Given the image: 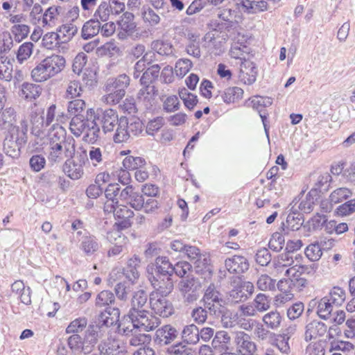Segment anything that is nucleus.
<instances>
[{
    "label": "nucleus",
    "instance_id": "f257e3e1",
    "mask_svg": "<svg viewBox=\"0 0 355 355\" xmlns=\"http://www.w3.org/2000/svg\"><path fill=\"white\" fill-rule=\"evenodd\" d=\"M160 67L159 64H153L148 67L140 78V83L142 86L137 94V104L143 106L144 109H150L155 101V96L157 91L155 86L152 85L153 81L159 76Z\"/></svg>",
    "mask_w": 355,
    "mask_h": 355
},
{
    "label": "nucleus",
    "instance_id": "f03ea898",
    "mask_svg": "<svg viewBox=\"0 0 355 355\" xmlns=\"http://www.w3.org/2000/svg\"><path fill=\"white\" fill-rule=\"evenodd\" d=\"M5 137L3 143V151L9 157L18 158L21 148L27 142L26 129L14 125L10 121L4 122Z\"/></svg>",
    "mask_w": 355,
    "mask_h": 355
},
{
    "label": "nucleus",
    "instance_id": "7ed1b4c3",
    "mask_svg": "<svg viewBox=\"0 0 355 355\" xmlns=\"http://www.w3.org/2000/svg\"><path fill=\"white\" fill-rule=\"evenodd\" d=\"M160 324L158 318L152 315L146 309H138L135 306V335L141 331L148 332L155 329Z\"/></svg>",
    "mask_w": 355,
    "mask_h": 355
},
{
    "label": "nucleus",
    "instance_id": "20e7f679",
    "mask_svg": "<svg viewBox=\"0 0 355 355\" xmlns=\"http://www.w3.org/2000/svg\"><path fill=\"white\" fill-rule=\"evenodd\" d=\"M87 112V114H89V112L94 114L95 119L101 125L105 134L112 132L120 121L117 112L111 108L105 110L100 108L97 109L96 112L89 109Z\"/></svg>",
    "mask_w": 355,
    "mask_h": 355
},
{
    "label": "nucleus",
    "instance_id": "39448f33",
    "mask_svg": "<svg viewBox=\"0 0 355 355\" xmlns=\"http://www.w3.org/2000/svg\"><path fill=\"white\" fill-rule=\"evenodd\" d=\"M58 143L64 145L68 155L75 153V139L71 136L67 137L66 130L60 125L55 123L52 125L49 132V144Z\"/></svg>",
    "mask_w": 355,
    "mask_h": 355
},
{
    "label": "nucleus",
    "instance_id": "423d86ee",
    "mask_svg": "<svg viewBox=\"0 0 355 355\" xmlns=\"http://www.w3.org/2000/svg\"><path fill=\"white\" fill-rule=\"evenodd\" d=\"M179 289L184 302L192 303L200 297L201 283L198 279L187 277L180 282Z\"/></svg>",
    "mask_w": 355,
    "mask_h": 355
},
{
    "label": "nucleus",
    "instance_id": "0eeeda50",
    "mask_svg": "<svg viewBox=\"0 0 355 355\" xmlns=\"http://www.w3.org/2000/svg\"><path fill=\"white\" fill-rule=\"evenodd\" d=\"M220 294L217 291L214 284H209L206 288L203 296L204 305L206 309L209 311L210 314L218 316L221 313L220 302L222 299L220 297Z\"/></svg>",
    "mask_w": 355,
    "mask_h": 355
},
{
    "label": "nucleus",
    "instance_id": "6e6552de",
    "mask_svg": "<svg viewBox=\"0 0 355 355\" xmlns=\"http://www.w3.org/2000/svg\"><path fill=\"white\" fill-rule=\"evenodd\" d=\"M167 295H158L157 293H150L149 295V304L155 313L163 318H167L171 315L173 312L172 304L166 300Z\"/></svg>",
    "mask_w": 355,
    "mask_h": 355
},
{
    "label": "nucleus",
    "instance_id": "1a4fd4ad",
    "mask_svg": "<svg viewBox=\"0 0 355 355\" xmlns=\"http://www.w3.org/2000/svg\"><path fill=\"white\" fill-rule=\"evenodd\" d=\"M234 343L239 355H254L257 352V345L251 336L244 331L236 333Z\"/></svg>",
    "mask_w": 355,
    "mask_h": 355
},
{
    "label": "nucleus",
    "instance_id": "9d476101",
    "mask_svg": "<svg viewBox=\"0 0 355 355\" xmlns=\"http://www.w3.org/2000/svg\"><path fill=\"white\" fill-rule=\"evenodd\" d=\"M103 327L98 324H89L85 331L83 340V352H91L98 340L103 336Z\"/></svg>",
    "mask_w": 355,
    "mask_h": 355
},
{
    "label": "nucleus",
    "instance_id": "9b49d317",
    "mask_svg": "<svg viewBox=\"0 0 355 355\" xmlns=\"http://www.w3.org/2000/svg\"><path fill=\"white\" fill-rule=\"evenodd\" d=\"M254 286L250 282H239L229 292V300L232 303L246 301L254 293Z\"/></svg>",
    "mask_w": 355,
    "mask_h": 355
},
{
    "label": "nucleus",
    "instance_id": "f8f14e48",
    "mask_svg": "<svg viewBox=\"0 0 355 355\" xmlns=\"http://www.w3.org/2000/svg\"><path fill=\"white\" fill-rule=\"evenodd\" d=\"M226 269L232 274L241 275L248 270L250 263L246 257L242 255H234L225 261Z\"/></svg>",
    "mask_w": 355,
    "mask_h": 355
},
{
    "label": "nucleus",
    "instance_id": "ddd939ff",
    "mask_svg": "<svg viewBox=\"0 0 355 355\" xmlns=\"http://www.w3.org/2000/svg\"><path fill=\"white\" fill-rule=\"evenodd\" d=\"M257 75V69L255 64L249 60L244 59L240 65L239 76L240 80L250 85L256 81Z\"/></svg>",
    "mask_w": 355,
    "mask_h": 355
},
{
    "label": "nucleus",
    "instance_id": "4468645a",
    "mask_svg": "<svg viewBox=\"0 0 355 355\" xmlns=\"http://www.w3.org/2000/svg\"><path fill=\"white\" fill-rule=\"evenodd\" d=\"M237 5L239 9L248 14H256L272 8L266 0H241Z\"/></svg>",
    "mask_w": 355,
    "mask_h": 355
},
{
    "label": "nucleus",
    "instance_id": "2eb2a0df",
    "mask_svg": "<svg viewBox=\"0 0 355 355\" xmlns=\"http://www.w3.org/2000/svg\"><path fill=\"white\" fill-rule=\"evenodd\" d=\"M79 242L80 249L88 257L98 252L101 246L97 238L89 233L83 234L79 239Z\"/></svg>",
    "mask_w": 355,
    "mask_h": 355
},
{
    "label": "nucleus",
    "instance_id": "dca6fc26",
    "mask_svg": "<svg viewBox=\"0 0 355 355\" xmlns=\"http://www.w3.org/2000/svg\"><path fill=\"white\" fill-rule=\"evenodd\" d=\"M178 335L176 329L166 324L158 329L155 332V342L160 345H166L172 343Z\"/></svg>",
    "mask_w": 355,
    "mask_h": 355
},
{
    "label": "nucleus",
    "instance_id": "f3484780",
    "mask_svg": "<svg viewBox=\"0 0 355 355\" xmlns=\"http://www.w3.org/2000/svg\"><path fill=\"white\" fill-rule=\"evenodd\" d=\"M152 285L155 289L151 293H157L162 295H169L173 289V282L171 277L153 276Z\"/></svg>",
    "mask_w": 355,
    "mask_h": 355
},
{
    "label": "nucleus",
    "instance_id": "a211bd4d",
    "mask_svg": "<svg viewBox=\"0 0 355 355\" xmlns=\"http://www.w3.org/2000/svg\"><path fill=\"white\" fill-rule=\"evenodd\" d=\"M151 336L146 333L135 334V355H155L154 351L148 346Z\"/></svg>",
    "mask_w": 355,
    "mask_h": 355
},
{
    "label": "nucleus",
    "instance_id": "6ab92c4d",
    "mask_svg": "<svg viewBox=\"0 0 355 355\" xmlns=\"http://www.w3.org/2000/svg\"><path fill=\"white\" fill-rule=\"evenodd\" d=\"M327 331V325L318 320H313L306 326L305 340L306 341L323 336Z\"/></svg>",
    "mask_w": 355,
    "mask_h": 355
},
{
    "label": "nucleus",
    "instance_id": "aec40b11",
    "mask_svg": "<svg viewBox=\"0 0 355 355\" xmlns=\"http://www.w3.org/2000/svg\"><path fill=\"white\" fill-rule=\"evenodd\" d=\"M64 145L55 144H49L48 151V159L52 163H60L64 158H72L74 155H68L66 153V148H64Z\"/></svg>",
    "mask_w": 355,
    "mask_h": 355
},
{
    "label": "nucleus",
    "instance_id": "412c9836",
    "mask_svg": "<svg viewBox=\"0 0 355 355\" xmlns=\"http://www.w3.org/2000/svg\"><path fill=\"white\" fill-rule=\"evenodd\" d=\"M206 254H201L191 263L196 273L203 276L205 279H210L212 275L211 266Z\"/></svg>",
    "mask_w": 355,
    "mask_h": 355
},
{
    "label": "nucleus",
    "instance_id": "4be33fe9",
    "mask_svg": "<svg viewBox=\"0 0 355 355\" xmlns=\"http://www.w3.org/2000/svg\"><path fill=\"white\" fill-rule=\"evenodd\" d=\"M120 312L119 309L107 306L98 316V323L101 326L110 327L119 322Z\"/></svg>",
    "mask_w": 355,
    "mask_h": 355
},
{
    "label": "nucleus",
    "instance_id": "5701e85b",
    "mask_svg": "<svg viewBox=\"0 0 355 355\" xmlns=\"http://www.w3.org/2000/svg\"><path fill=\"white\" fill-rule=\"evenodd\" d=\"M55 110L56 106L53 104L48 107L46 118L43 116L37 115L33 117L32 123L33 128L35 130L38 129L37 132H40L42 128L49 126L53 121L55 115Z\"/></svg>",
    "mask_w": 355,
    "mask_h": 355
},
{
    "label": "nucleus",
    "instance_id": "b1692460",
    "mask_svg": "<svg viewBox=\"0 0 355 355\" xmlns=\"http://www.w3.org/2000/svg\"><path fill=\"white\" fill-rule=\"evenodd\" d=\"M128 123L126 116H121L120 118V121L116 125V132L113 137L115 143L125 142L130 138V132L133 131V130L128 125Z\"/></svg>",
    "mask_w": 355,
    "mask_h": 355
},
{
    "label": "nucleus",
    "instance_id": "393cba45",
    "mask_svg": "<svg viewBox=\"0 0 355 355\" xmlns=\"http://www.w3.org/2000/svg\"><path fill=\"white\" fill-rule=\"evenodd\" d=\"M119 25L121 28L119 33V39L125 40L128 36H132L133 35V14L129 12L123 13L119 21Z\"/></svg>",
    "mask_w": 355,
    "mask_h": 355
},
{
    "label": "nucleus",
    "instance_id": "a878e982",
    "mask_svg": "<svg viewBox=\"0 0 355 355\" xmlns=\"http://www.w3.org/2000/svg\"><path fill=\"white\" fill-rule=\"evenodd\" d=\"M101 354L120 355L123 352L120 347V341L113 338H107L98 345Z\"/></svg>",
    "mask_w": 355,
    "mask_h": 355
},
{
    "label": "nucleus",
    "instance_id": "bb28decb",
    "mask_svg": "<svg viewBox=\"0 0 355 355\" xmlns=\"http://www.w3.org/2000/svg\"><path fill=\"white\" fill-rule=\"evenodd\" d=\"M44 60L52 77L61 72L65 67L66 60L62 55L52 54L45 58Z\"/></svg>",
    "mask_w": 355,
    "mask_h": 355
},
{
    "label": "nucleus",
    "instance_id": "cd10ccee",
    "mask_svg": "<svg viewBox=\"0 0 355 355\" xmlns=\"http://www.w3.org/2000/svg\"><path fill=\"white\" fill-rule=\"evenodd\" d=\"M173 275L172 263L166 257H159L155 260V269L153 276L171 277Z\"/></svg>",
    "mask_w": 355,
    "mask_h": 355
},
{
    "label": "nucleus",
    "instance_id": "c85d7f7f",
    "mask_svg": "<svg viewBox=\"0 0 355 355\" xmlns=\"http://www.w3.org/2000/svg\"><path fill=\"white\" fill-rule=\"evenodd\" d=\"M88 126L85 129L83 139L89 144H94L101 138V130L98 121L94 119H89Z\"/></svg>",
    "mask_w": 355,
    "mask_h": 355
},
{
    "label": "nucleus",
    "instance_id": "c756f323",
    "mask_svg": "<svg viewBox=\"0 0 355 355\" xmlns=\"http://www.w3.org/2000/svg\"><path fill=\"white\" fill-rule=\"evenodd\" d=\"M313 302V304L316 306V313L323 320L329 318L334 305L328 297L325 296L319 300H314Z\"/></svg>",
    "mask_w": 355,
    "mask_h": 355
},
{
    "label": "nucleus",
    "instance_id": "7c9ffc66",
    "mask_svg": "<svg viewBox=\"0 0 355 355\" xmlns=\"http://www.w3.org/2000/svg\"><path fill=\"white\" fill-rule=\"evenodd\" d=\"M64 173L71 180H76L82 178L84 174L83 167L68 158L63 166Z\"/></svg>",
    "mask_w": 355,
    "mask_h": 355
},
{
    "label": "nucleus",
    "instance_id": "2f4dec72",
    "mask_svg": "<svg viewBox=\"0 0 355 355\" xmlns=\"http://www.w3.org/2000/svg\"><path fill=\"white\" fill-rule=\"evenodd\" d=\"M183 343L188 345H196L199 342V329L194 324H187L181 332Z\"/></svg>",
    "mask_w": 355,
    "mask_h": 355
},
{
    "label": "nucleus",
    "instance_id": "473e14b6",
    "mask_svg": "<svg viewBox=\"0 0 355 355\" xmlns=\"http://www.w3.org/2000/svg\"><path fill=\"white\" fill-rule=\"evenodd\" d=\"M133 170V156L126 157L122 162L119 174V180L123 184L131 183V171Z\"/></svg>",
    "mask_w": 355,
    "mask_h": 355
},
{
    "label": "nucleus",
    "instance_id": "72a5a7b5",
    "mask_svg": "<svg viewBox=\"0 0 355 355\" xmlns=\"http://www.w3.org/2000/svg\"><path fill=\"white\" fill-rule=\"evenodd\" d=\"M130 79L125 74H121L115 79H110L105 85V92H112L114 89H121L125 94V89L130 84Z\"/></svg>",
    "mask_w": 355,
    "mask_h": 355
},
{
    "label": "nucleus",
    "instance_id": "f704fd0d",
    "mask_svg": "<svg viewBox=\"0 0 355 355\" xmlns=\"http://www.w3.org/2000/svg\"><path fill=\"white\" fill-rule=\"evenodd\" d=\"M101 20L94 17L85 22L82 28V37L85 40L90 39L100 32Z\"/></svg>",
    "mask_w": 355,
    "mask_h": 355
},
{
    "label": "nucleus",
    "instance_id": "c9c22d12",
    "mask_svg": "<svg viewBox=\"0 0 355 355\" xmlns=\"http://www.w3.org/2000/svg\"><path fill=\"white\" fill-rule=\"evenodd\" d=\"M31 77L35 82H44L52 77L44 59L42 60L31 71Z\"/></svg>",
    "mask_w": 355,
    "mask_h": 355
},
{
    "label": "nucleus",
    "instance_id": "e433bc0d",
    "mask_svg": "<svg viewBox=\"0 0 355 355\" xmlns=\"http://www.w3.org/2000/svg\"><path fill=\"white\" fill-rule=\"evenodd\" d=\"M89 119H84L83 116H73L69 124V129L73 135L76 137H80L85 133V129L88 126Z\"/></svg>",
    "mask_w": 355,
    "mask_h": 355
},
{
    "label": "nucleus",
    "instance_id": "4c0bfd02",
    "mask_svg": "<svg viewBox=\"0 0 355 355\" xmlns=\"http://www.w3.org/2000/svg\"><path fill=\"white\" fill-rule=\"evenodd\" d=\"M282 320L283 317L277 310H273L266 313L262 318V321L264 324L268 328L272 330H276L281 326Z\"/></svg>",
    "mask_w": 355,
    "mask_h": 355
},
{
    "label": "nucleus",
    "instance_id": "58836bf2",
    "mask_svg": "<svg viewBox=\"0 0 355 355\" xmlns=\"http://www.w3.org/2000/svg\"><path fill=\"white\" fill-rule=\"evenodd\" d=\"M243 90L239 87L225 89L220 95L223 101L227 104L234 103L243 98Z\"/></svg>",
    "mask_w": 355,
    "mask_h": 355
},
{
    "label": "nucleus",
    "instance_id": "ea45409f",
    "mask_svg": "<svg viewBox=\"0 0 355 355\" xmlns=\"http://www.w3.org/2000/svg\"><path fill=\"white\" fill-rule=\"evenodd\" d=\"M143 196L135 193V209L144 208L146 212L153 211L157 207V202L152 198L146 199V202Z\"/></svg>",
    "mask_w": 355,
    "mask_h": 355
},
{
    "label": "nucleus",
    "instance_id": "a19ab883",
    "mask_svg": "<svg viewBox=\"0 0 355 355\" xmlns=\"http://www.w3.org/2000/svg\"><path fill=\"white\" fill-rule=\"evenodd\" d=\"M285 275L288 277H291L293 284V289L295 288L298 291H301L307 284V280L297 274L296 266L286 269Z\"/></svg>",
    "mask_w": 355,
    "mask_h": 355
},
{
    "label": "nucleus",
    "instance_id": "79ce46f5",
    "mask_svg": "<svg viewBox=\"0 0 355 355\" xmlns=\"http://www.w3.org/2000/svg\"><path fill=\"white\" fill-rule=\"evenodd\" d=\"M42 92V88L39 85L29 83H24L21 85L22 96L26 99H35Z\"/></svg>",
    "mask_w": 355,
    "mask_h": 355
},
{
    "label": "nucleus",
    "instance_id": "37998d69",
    "mask_svg": "<svg viewBox=\"0 0 355 355\" xmlns=\"http://www.w3.org/2000/svg\"><path fill=\"white\" fill-rule=\"evenodd\" d=\"M111 4L109 0H103L97 7L94 13V17L105 22L109 19L110 15H112Z\"/></svg>",
    "mask_w": 355,
    "mask_h": 355
},
{
    "label": "nucleus",
    "instance_id": "c03bdc74",
    "mask_svg": "<svg viewBox=\"0 0 355 355\" xmlns=\"http://www.w3.org/2000/svg\"><path fill=\"white\" fill-rule=\"evenodd\" d=\"M34 44L31 42H26L19 46L16 53L17 60L19 64H23L29 59L33 54Z\"/></svg>",
    "mask_w": 355,
    "mask_h": 355
},
{
    "label": "nucleus",
    "instance_id": "a18cd8bd",
    "mask_svg": "<svg viewBox=\"0 0 355 355\" xmlns=\"http://www.w3.org/2000/svg\"><path fill=\"white\" fill-rule=\"evenodd\" d=\"M64 42L60 35L55 32L47 33L42 37V46L47 49H53Z\"/></svg>",
    "mask_w": 355,
    "mask_h": 355
},
{
    "label": "nucleus",
    "instance_id": "49530a36",
    "mask_svg": "<svg viewBox=\"0 0 355 355\" xmlns=\"http://www.w3.org/2000/svg\"><path fill=\"white\" fill-rule=\"evenodd\" d=\"M327 297L334 306H339L344 303L346 298V293L343 288L339 286H334Z\"/></svg>",
    "mask_w": 355,
    "mask_h": 355
},
{
    "label": "nucleus",
    "instance_id": "de8ad7c7",
    "mask_svg": "<svg viewBox=\"0 0 355 355\" xmlns=\"http://www.w3.org/2000/svg\"><path fill=\"white\" fill-rule=\"evenodd\" d=\"M258 289L263 291H273L276 289V280L266 274L261 275L257 280Z\"/></svg>",
    "mask_w": 355,
    "mask_h": 355
},
{
    "label": "nucleus",
    "instance_id": "09e8293b",
    "mask_svg": "<svg viewBox=\"0 0 355 355\" xmlns=\"http://www.w3.org/2000/svg\"><path fill=\"white\" fill-rule=\"evenodd\" d=\"M133 308H131L126 316L119 322V331L122 332L124 335H129L133 331Z\"/></svg>",
    "mask_w": 355,
    "mask_h": 355
},
{
    "label": "nucleus",
    "instance_id": "8fccbe9b",
    "mask_svg": "<svg viewBox=\"0 0 355 355\" xmlns=\"http://www.w3.org/2000/svg\"><path fill=\"white\" fill-rule=\"evenodd\" d=\"M250 48L243 42H234L231 46L230 55L232 58L235 59L243 60L245 59L244 54L249 53Z\"/></svg>",
    "mask_w": 355,
    "mask_h": 355
},
{
    "label": "nucleus",
    "instance_id": "3c124183",
    "mask_svg": "<svg viewBox=\"0 0 355 355\" xmlns=\"http://www.w3.org/2000/svg\"><path fill=\"white\" fill-rule=\"evenodd\" d=\"M302 217L300 214H289L286 218V223H283V230L295 231L300 229L302 225Z\"/></svg>",
    "mask_w": 355,
    "mask_h": 355
},
{
    "label": "nucleus",
    "instance_id": "603ef678",
    "mask_svg": "<svg viewBox=\"0 0 355 355\" xmlns=\"http://www.w3.org/2000/svg\"><path fill=\"white\" fill-rule=\"evenodd\" d=\"M352 196V191L345 187H341L335 189L329 196L330 204H338L349 198Z\"/></svg>",
    "mask_w": 355,
    "mask_h": 355
},
{
    "label": "nucleus",
    "instance_id": "864d4df0",
    "mask_svg": "<svg viewBox=\"0 0 355 355\" xmlns=\"http://www.w3.org/2000/svg\"><path fill=\"white\" fill-rule=\"evenodd\" d=\"M62 12V8L60 6L49 7L43 15L42 23L44 25H53L55 24V19Z\"/></svg>",
    "mask_w": 355,
    "mask_h": 355
},
{
    "label": "nucleus",
    "instance_id": "5fc2aeb1",
    "mask_svg": "<svg viewBox=\"0 0 355 355\" xmlns=\"http://www.w3.org/2000/svg\"><path fill=\"white\" fill-rule=\"evenodd\" d=\"M252 107L254 110H257L259 114L260 117L261 118L263 125L264 126V130L266 133L267 137H268V128L266 124L267 121V113L266 112V109L262 105L260 96H256L252 98L250 101Z\"/></svg>",
    "mask_w": 355,
    "mask_h": 355
},
{
    "label": "nucleus",
    "instance_id": "6e6d98bb",
    "mask_svg": "<svg viewBox=\"0 0 355 355\" xmlns=\"http://www.w3.org/2000/svg\"><path fill=\"white\" fill-rule=\"evenodd\" d=\"M152 49L162 55H170L173 54V46L168 41L156 40L153 42Z\"/></svg>",
    "mask_w": 355,
    "mask_h": 355
},
{
    "label": "nucleus",
    "instance_id": "4d7b16f0",
    "mask_svg": "<svg viewBox=\"0 0 355 355\" xmlns=\"http://www.w3.org/2000/svg\"><path fill=\"white\" fill-rule=\"evenodd\" d=\"M253 306L257 311L263 312L270 307V300L268 295L259 293L253 300Z\"/></svg>",
    "mask_w": 355,
    "mask_h": 355
},
{
    "label": "nucleus",
    "instance_id": "13d9d810",
    "mask_svg": "<svg viewBox=\"0 0 355 355\" xmlns=\"http://www.w3.org/2000/svg\"><path fill=\"white\" fill-rule=\"evenodd\" d=\"M87 319L85 317L78 318L71 321L66 329L67 334H78L79 332L86 328Z\"/></svg>",
    "mask_w": 355,
    "mask_h": 355
},
{
    "label": "nucleus",
    "instance_id": "bf43d9fd",
    "mask_svg": "<svg viewBox=\"0 0 355 355\" xmlns=\"http://www.w3.org/2000/svg\"><path fill=\"white\" fill-rule=\"evenodd\" d=\"M230 336L227 331H219L215 334L211 345L215 349L223 347L230 343Z\"/></svg>",
    "mask_w": 355,
    "mask_h": 355
},
{
    "label": "nucleus",
    "instance_id": "052dcab7",
    "mask_svg": "<svg viewBox=\"0 0 355 355\" xmlns=\"http://www.w3.org/2000/svg\"><path fill=\"white\" fill-rule=\"evenodd\" d=\"M11 32L14 35V40L19 43L28 36L30 28L26 24H15L12 27Z\"/></svg>",
    "mask_w": 355,
    "mask_h": 355
},
{
    "label": "nucleus",
    "instance_id": "680f3d73",
    "mask_svg": "<svg viewBox=\"0 0 355 355\" xmlns=\"http://www.w3.org/2000/svg\"><path fill=\"white\" fill-rule=\"evenodd\" d=\"M253 334L254 338L258 341H265L269 340L272 336V333L258 322L254 325Z\"/></svg>",
    "mask_w": 355,
    "mask_h": 355
},
{
    "label": "nucleus",
    "instance_id": "e2e57ef3",
    "mask_svg": "<svg viewBox=\"0 0 355 355\" xmlns=\"http://www.w3.org/2000/svg\"><path fill=\"white\" fill-rule=\"evenodd\" d=\"M284 243V236L282 233L277 232L272 234L268 245L272 250L275 252H279L283 248Z\"/></svg>",
    "mask_w": 355,
    "mask_h": 355
},
{
    "label": "nucleus",
    "instance_id": "0e129e2a",
    "mask_svg": "<svg viewBox=\"0 0 355 355\" xmlns=\"http://www.w3.org/2000/svg\"><path fill=\"white\" fill-rule=\"evenodd\" d=\"M148 293L147 291L140 289L135 293V304L136 309H144L148 307Z\"/></svg>",
    "mask_w": 355,
    "mask_h": 355
},
{
    "label": "nucleus",
    "instance_id": "69168bd1",
    "mask_svg": "<svg viewBox=\"0 0 355 355\" xmlns=\"http://www.w3.org/2000/svg\"><path fill=\"white\" fill-rule=\"evenodd\" d=\"M107 94L102 97V101L109 105H115L125 96L121 89L106 92Z\"/></svg>",
    "mask_w": 355,
    "mask_h": 355
},
{
    "label": "nucleus",
    "instance_id": "338daca9",
    "mask_svg": "<svg viewBox=\"0 0 355 355\" xmlns=\"http://www.w3.org/2000/svg\"><path fill=\"white\" fill-rule=\"evenodd\" d=\"M83 91V88L78 81H71L67 87L66 98L70 99L79 97Z\"/></svg>",
    "mask_w": 355,
    "mask_h": 355
},
{
    "label": "nucleus",
    "instance_id": "774afa93",
    "mask_svg": "<svg viewBox=\"0 0 355 355\" xmlns=\"http://www.w3.org/2000/svg\"><path fill=\"white\" fill-rule=\"evenodd\" d=\"M192 67V62L189 59H180L175 64V73L177 76H185Z\"/></svg>",
    "mask_w": 355,
    "mask_h": 355
}]
</instances>
